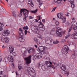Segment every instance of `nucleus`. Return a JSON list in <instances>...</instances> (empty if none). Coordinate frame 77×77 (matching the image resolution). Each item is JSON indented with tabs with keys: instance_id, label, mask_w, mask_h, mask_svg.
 <instances>
[{
	"instance_id": "1",
	"label": "nucleus",
	"mask_w": 77,
	"mask_h": 77,
	"mask_svg": "<svg viewBox=\"0 0 77 77\" xmlns=\"http://www.w3.org/2000/svg\"><path fill=\"white\" fill-rule=\"evenodd\" d=\"M22 12H23V15L25 17L23 18V20L24 21H26V18L28 16L29 11L26 9H20V14H22Z\"/></svg>"
},
{
	"instance_id": "2",
	"label": "nucleus",
	"mask_w": 77,
	"mask_h": 77,
	"mask_svg": "<svg viewBox=\"0 0 77 77\" xmlns=\"http://www.w3.org/2000/svg\"><path fill=\"white\" fill-rule=\"evenodd\" d=\"M56 32L57 34L60 37L62 36V33H63V30L61 28L57 27L56 28Z\"/></svg>"
},
{
	"instance_id": "3",
	"label": "nucleus",
	"mask_w": 77,
	"mask_h": 77,
	"mask_svg": "<svg viewBox=\"0 0 77 77\" xmlns=\"http://www.w3.org/2000/svg\"><path fill=\"white\" fill-rule=\"evenodd\" d=\"M25 56L26 55L23 56L24 59H25L26 61V64L27 65H29V64L30 63L32 62V60H31V55L29 56L28 57H25Z\"/></svg>"
},
{
	"instance_id": "4",
	"label": "nucleus",
	"mask_w": 77,
	"mask_h": 77,
	"mask_svg": "<svg viewBox=\"0 0 77 77\" xmlns=\"http://www.w3.org/2000/svg\"><path fill=\"white\" fill-rule=\"evenodd\" d=\"M69 48L68 46L66 45L64 46L62 50V52L65 54H66L68 53Z\"/></svg>"
},
{
	"instance_id": "5",
	"label": "nucleus",
	"mask_w": 77,
	"mask_h": 77,
	"mask_svg": "<svg viewBox=\"0 0 77 77\" xmlns=\"http://www.w3.org/2000/svg\"><path fill=\"white\" fill-rule=\"evenodd\" d=\"M71 25L74 30H77V24L76 22H75V21H72L71 23Z\"/></svg>"
},
{
	"instance_id": "6",
	"label": "nucleus",
	"mask_w": 77,
	"mask_h": 77,
	"mask_svg": "<svg viewBox=\"0 0 77 77\" xmlns=\"http://www.w3.org/2000/svg\"><path fill=\"white\" fill-rule=\"evenodd\" d=\"M46 59L47 60H49V61H47L45 62V64L48 67H50L51 64H52V63H51L50 60V58H49L47 57L46 58Z\"/></svg>"
},
{
	"instance_id": "7",
	"label": "nucleus",
	"mask_w": 77,
	"mask_h": 77,
	"mask_svg": "<svg viewBox=\"0 0 77 77\" xmlns=\"http://www.w3.org/2000/svg\"><path fill=\"white\" fill-rule=\"evenodd\" d=\"M19 41H20V42H23L24 41V35H23V34L21 35V32H19Z\"/></svg>"
},
{
	"instance_id": "8",
	"label": "nucleus",
	"mask_w": 77,
	"mask_h": 77,
	"mask_svg": "<svg viewBox=\"0 0 77 77\" xmlns=\"http://www.w3.org/2000/svg\"><path fill=\"white\" fill-rule=\"evenodd\" d=\"M45 47V46L43 47L42 46H40L38 47V51H41V52H42L43 51Z\"/></svg>"
},
{
	"instance_id": "9",
	"label": "nucleus",
	"mask_w": 77,
	"mask_h": 77,
	"mask_svg": "<svg viewBox=\"0 0 77 77\" xmlns=\"http://www.w3.org/2000/svg\"><path fill=\"white\" fill-rule=\"evenodd\" d=\"M48 48L47 47H45L42 52H43V54H48Z\"/></svg>"
},
{
	"instance_id": "10",
	"label": "nucleus",
	"mask_w": 77,
	"mask_h": 77,
	"mask_svg": "<svg viewBox=\"0 0 77 77\" xmlns=\"http://www.w3.org/2000/svg\"><path fill=\"white\" fill-rule=\"evenodd\" d=\"M9 47L10 53H13V51L14 50V48L11 45H10Z\"/></svg>"
},
{
	"instance_id": "11",
	"label": "nucleus",
	"mask_w": 77,
	"mask_h": 77,
	"mask_svg": "<svg viewBox=\"0 0 77 77\" xmlns=\"http://www.w3.org/2000/svg\"><path fill=\"white\" fill-rule=\"evenodd\" d=\"M73 37H72V39H77V32L75 31L74 33L72 34Z\"/></svg>"
},
{
	"instance_id": "12",
	"label": "nucleus",
	"mask_w": 77,
	"mask_h": 77,
	"mask_svg": "<svg viewBox=\"0 0 77 77\" xmlns=\"http://www.w3.org/2000/svg\"><path fill=\"white\" fill-rule=\"evenodd\" d=\"M58 18L60 19H62L63 17V14L62 13H58L57 15Z\"/></svg>"
},
{
	"instance_id": "13",
	"label": "nucleus",
	"mask_w": 77,
	"mask_h": 77,
	"mask_svg": "<svg viewBox=\"0 0 77 77\" xmlns=\"http://www.w3.org/2000/svg\"><path fill=\"white\" fill-rule=\"evenodd\" d=\"M33 31L35 32V33H36L37 34H39V31L38 29V26H36V29Z\"/></svg>"
},
{
	"instance_id": "14",
	"label": "nucleus",
	"mask_w": 77,
	"mask_h": 77,
	"mask_svg": "<svg viewBox=\"0 0 77 77\" xmlns=\"http://www.w3.org/2000/svg\"><path fill=\"white\" fill-rule=\"evenodd\" d=\"M35 51V49L31 48H28V52L29 53H32Z\"/></svg>"
},
{
	"instance_id": "15",
	"label": "nucleus",
	"mask_w": 77,
	"mask_h": 77,
	"mask_svg": "<svg viewBox=\"0 0 77 77\" xmlns=\"http://www.w3.org/2000/svg\"><path fill=\"white\" fill-rule=\"evenodd\" d=\"M8 59L9 62H13V61H14L12 57L10 55L8 56Z\"/></svg>"
},
{
	"instance_id": "16",
	"label": "nucleus",
	"mask_w": 77,
	"mask_h": 77,
	"mask_svg": "<svg viewBox=\"0 0 77 77\" xmlns=\"http://www.w3.org/2000/svg\"><path fill=\"white\" fill-rule=\"evenodd\" d=\"M33 70H34L33 68H27V71L29 72V74H30V73L31 72H33Z\"/></svg>"
},
{
	"instance_id": "17",
	"label": "nucleus",
	"mask_w": 77,
	"mask_h": 77,
	"mask_svg": "<svg viewBox=\"0 0 77 77\" xmlns=\"http://www.w3.org/2000/svg\"><path fill=\"white\" fill-rule=\"evenodd\" d=\"M6 34H9V31L8 30H6L5 31H4L2 33L3 36H5Z\"/></svg>"
},
{
	"instance_id": "18",
	"label": "nucleus",
	"mask_w": 77,
	"mask_h": 77,
	"mask_svg": "<svg viewBox=\"0 0 77 77\" xmlns=\"http://www.w3.org/2000/svg\"><path fill=\"white\" fill-rule=\"evenodd\" d=\"M3 42H6V43H8L9 42V39L8 37L5 38Z\"/></svg>"
},
{
	"instance_id": "19",
	"label": "nucleus",
	"mask_w": 77,
	"mask_h": 77,
	"mask_svg": "<svg viewBox=\"0 0 77 77\" xmlns=\"http://www.w3.org/2000/svg\"><path fill=\"white\" fill-rule=\"evenodd\" d=\"M62 66L60 67V68L63 70V71H65L66 69V67L63 64H61Z\"/></svg>"
},
{
	"instance_id": "20",
	"label": "nucleus",
	"mask_w": 77,
	"mask_h": 77,
	"mask_svg": "<svg viewBox=\"0 0 77 77\" xmlns=\"http://www.w3.org/2000/svg\"><path fill=\"white\" fill-rule=\"evenodd\" d=\"M21 52L22 53H26L27 52V51L26 50V49L25 48H22L21 49Z\"/></svg>"
},
{
	"instance_id": "21",
	"label": "nucleus",
	"mask_w": 77,
	"mask_h": 77,
	"mask_svg": "<svg viewBox=\"0 0 77 77\" xmlns=\"http://www.w3.org/2000/svg\"><path fill=\"white\" fill-rule=\"evenodd\" d=\"M39 28L40 30L41 31H44V30H45V27L44 25H42V26H39Z\"/></svg>"
},
{
	"instance_id": "22",
	"label": "nucleus",
	"mask_w": 77,
	"mask_h": 77,
	"mask_svg": "<svg viewBox=\"0 0 77 77\" xmlns=\"http://www.w3.org/2000/svg\"><path fill=\"white\" fill-rule=\"evenodd\" d=\"M29 74L31 76H32V77H35L36 75V73L33 72V71L31 72Z\"/></svg>"
},
{
	"instance_id": "23",
	"label": "nucleus",
	"mask_w": 77,
	"mask_h": 77,
	"mask_svg": "<svg viewBox=\"0 0 77 77\" xmlns=\"http://www.w3.org/2000/svg\"><path fill=\"white\" fill-rule=\"evenodd\" d=\"M42 55L41 54H37V58L40 59L42 57Z\"/></svg>"
},
{
	"instance_id": "24",
	"label": "nucleus",
	"mask_w": 77,
	"mask_h": 77,
	"mask_svg": "<svg viewBox=\"0 0 77 77\" xmlns=\"http://www.w3.org/2000/svg\"><path fill=\"white\" fill-rule=\"evenodd\" d=\"M61 19L63 23H65L66 22V17H63Z\"/></svg>"
},
{
	"instance_id": "25",
	"label": "nucleus",
	"mask_w": 77,
	"mask_h": 77,
	"mask_svg": "<svg viewBox=\"0 0 77 77\" xmlns=\"http://www.w3.org/2000/svg\"><path fill=\"white\" fill-rule=\"evenodd\" d=\"M28 4H29V5H30L32 7H33V6H34V5H33V2H32L31 1H29L28 2Z\"/></svg>"
},
{
	"instance_id": "26",
	"label": "nucleus",
	"mask_w": 77,
	"mask_h": 77,
	"mask_svg": "<svg viewBox=\"0 0 77 77\" xmlns=\"http://www.w3.org/2000/svg\"><path fill=\"white\" fill-rule=\"evenodd\" d=\"M54 1L55 3L57 2L58 3H60L62 1V0H54Z\"/></svg>"
},
{
	"instance_id": "27",
	"label": "nucleus",
	"mask_w": 77,
	"mask_h": 77,
	"mask_svg": "<svg viewBox=\"0 0 77 77\" xmlns=\"http://www.w3.org/2000/svg\"><path fill=\"white\" fill-rule=\"evenodd\" d=\"M19 31L20 32L21 35H24V34H23V29L21 28L19 29Z\"/></svg>"
},
{
	"instance_id": "28",
	"label": "nucleus",
	"mask_w": 77,
	"mask_h": 77,
	"mask_svg": "<svg viewBox=\"0 0 77 77\" xmlns=\"http://www.w3.org/2000/svg\"><path fill=\"white\" fill-rule=\"evenodd\" d=\"M37 2L39 3V8H40V7L42 5V3L40 2V0H37Z\"/></svg>"
},
{
	"instance_id": "29",
	"label": "nucleus",
	"mask_w": 77,
	"mask_h": 77,
	"mask_svg": "<svg viewBox=\"0 0 77 77\" xmlns=\"http://www.w3.org/2000/svg\"><path fill=\"white\" fill-rule=\"evenodd\" d=\"M70 35H71V34L69 33H68V35H66L65 37V39H67L68 38H69V37L70 36Z\"/></svg>"
},
{
	"instance_id": "30",
	"label": "nucleus",
	"mask_w": 77,
	"mask_h": 77,
	"mask_svg": "<svg viewBox=\"0 0 77 77\" xmlns=\"http://www.w3.org/2000/svg\"><path fill=\"white\" fill-rule=\"evenodd\" d=\"M71 6L72 8H74L75 7V5H74V2H73L72 3H71Z\"/></svg>"
},
{
	"instance_id": "31",
	"label": "nucleus",
	"mask_w": 77,
	"mask_h": 77,
	"mask_svg": "<svg viewBox=\"0 0 77 77\" xmlns=\"http://www.w3.org/2000/svg\"><path fill=\"white\" fill-rule=\"evenodd\" d=\"M23 29L24 30H28V29H29V27L27 26H24L23 27Z\"/></svg>"
},
{
	"instance_id": "32",
	"label": "nucleus",
	"mask_w": 77,
	"mask_h": 77,
	"mask_svg": "<svg viewBox=\"0 0 77 77\" xmlns=\"http://www.w3.org/2000/svg\"><path fill=\"white\" fill-rule=\"evenodd\" d=\"M13 14L14 16L15 17H18V15H16L15 11H14L13 12Z\"/></svg>"
},
{
	"instance_id": "33",
	"label": "nucleus",
	"mask_w": 77,
	"mask_h": 77,
	"mask_svg": "<svg viewBox=\"0 0 77 77\" xmlns=\"http://www.w3.org/2000/svg\"><path fill=\"white\" fill-rule=\"evenodd\" d=\"M38 11V9H36V10L33 11H31V12L32 13H36Z\"/></svg>"
},
{
	"instance_id": "34",
	"label": "nucleus",
	"mask_w": 77,
	"mask_h": 77,
	"mask_svg": "<svg viewBox=\"0 0 77 77\" xmlns=\"http://www.w3.org/2000/svg\"><path fill=\"white\" fill-rule=\"evenodd\" d=\"M41 65H42V69H43V71H45V69H47V68H45V69L44 68V67H43V64H41Z\"/></svg>"
},
{
	"instance_id": "35",
	"label": "nucleus",
	"mask_w": 77,
	"mask_h": 77,
	"mask_svg": "<svg viewBox=\"0 0 77 77\" xmlns=\"http://www.w3.org/2000/svg\"><path fill=\"white\" fill-rule=\"evenodd\" d=\"M72 26L70 27V28L69 29V30L68 31V33H69V32H71V30H72Z\"/></svg>"
},
{
	"instance_id": "36",
	"label": "nucleus",
	"mask_w": 77,
	"mask_h": 77,
	"mask_svg": "<svg viewBox=\"0 0 77 77\" xmlns=\"http://www.w3.org/2000/svg\"><path fill=\"white\" fill-rule=\"evenodd\" d=\"M69 72L66 71V72L65 74L67 76H68L69 75Z\"/></svg>"
},
{
	"instance_id": "37",
	"label": "nucleus",
	"mask_w": 77,
	"mask_h": 77,
	"mask_svg": "<svg viewBox=\"0 0 77 77\" xmlns=\"http://www.w3.org/2000/svg\"><path fill=\"white\" fill-rule=\"evenodd\" d=\"M39 23L40 24H39L38 25V26H42L43 25H43V24L42 23V22H41V21H40Z\"/></svg>"
},
{
	"instance_id": "38",
	"label": "nucleus",
	"mask_w": 77,
	"mask_h": 77,
	"mask_svg": "<svg viewBox=\"0 0 77 77\" xmlns=\"http://www.w3.org/2000/svg\"><path fill=\"white\" fill-rule=\"evenodd\" d=\"M56 8H57V7H55L54 8L52 9V11L53 12H54V11H55V10H56Z\"/></svg>"
},
{
	"instance_id": "39",
	"label": "nucleus",
	"mask_w": 77,
	"mask_h": 77,
	"mask_svg": "<svg viewBox=\"0 0 77 77\" xmlns=\"http://www.w3.org/2000/svg\"><path fill=\"white\" fill-rule=\"evenodd\" d=\"M18 68L19 70H20V69H22L23 68V67L20 66H18Z\"/></svg>"
},
{
	"instance_id": "40",
	"label": "nucleus",
	"mask_w": 77,
	"mask_h": 77,
	"mask_svg": "<svg viewBox=\"0 0 77 77\" xmlns=\"http://www.w3.org/2000/svg\"><path fill=\"white\" fill-rule=\"evenodd\" d=\"M41 63H39L37 64V66H38V67H41Z\"/></svg>"
},
{
	"instance_id": "41",
	"label": "nucleus",
	"mask_w": 77,
	"mask_h": 77,
	"mask_svg": "<svg viewBox=\"0 0 77 77\" xmlns=\"http://www.w3.org/2000/svg\"><path fill=\"white\" fill-rule=\"evenodd\" d=\"M72 59H74L75 58V56L74 54H72Z\"/></svg>"
},
{
	"instance_id": "42",
	"label": "nucleus",
	"mask_w": 77,
	"mask_h": 77,
	"mask_svg": "<svg viewBox=\"0 0 77 77\" xmlns=\"http://www.w3.org/2000/svg\"><path fill=\"white\" fill-rule=\"evenodd\" d=\"M50 67H51V68H54V69H55V67H54V66H53V65H52L51 64V65Z\"/></svg>"
},
{
	"instance_id": "43",
	"label": "nucleus",
	"mask_w": 77,
	"mask_h": 77,
	"mask_svg": "<svg viewBox=\"0 0 77 77\" xmlns=\"http://www.w3.org/2000/svg\"><path fill=\"white\" fill-rule=\"evenodd\" d=\"M61 42H66V40L64 39H62L61 40Z\"/></svg>"
},
{
	"instance_id": "44",
	"label": "nucleus",
	"mask_w": 77,
	"mask_h": 77,
	"mask_svg": "<svg viewBox=\"0 0 77 77\" xmlns=\"http://www.w3.org/2000/svg\"><path fill=\"white\" fill-rule=\"evenodd\" d=\"M68 1L70 2L71 3H72L73 2H74V0H68Z\"/></svg>"
},
{
	"instance_id": "45",
	"label": "nucleus",
	"mask_w": 77,
	"mask_h": 77,
	"mask_svg": "<svg viewBox=\"0 0 77 77\" xmlns=\"http://www.w3.org/2000/svg\"><path fill=\"white\" fill-rule=\"evenodd\" d=\"M55 24H56L57 26H58L59 24V23L58 21H56L55 22Z\"/></svg>"
},
{
	"instance_id": "46",
	"label": "nucleus",
	"mask_w": 77,
	"mask_h": 77,
	"mask_svg": "<svg viewBox=\"0 0 77 77\" xmlns=\"http://www.w3.org/2000/svg\"><path fill=\"white\" fill-rule=\"evenodd\" d=\"M35 42L37 44V45H39V44H40V42H39L38 41V40Z\"/></svg>"
},
{
	"instance_id": "47",
	"label": "nucleus",
	"mask_w": 77,
	"mask_h": 77,
	"mask_svg": "<svg viewBox=\"0 0 77 77\" xmlns=\"http://www.w3.org/2000/svg\"><path fill=\"white\" fill-rule=\"evenodd\" d=\"M34 58V59H36V58L37 57V54H36V55H34L33 56Z\"/></svg>"
},
{
	"instance_id": "48",
	"label": "nucleus",
	"mask_w": 77,
	"mask_h": 77,
	"mask_svg": "<svg viewBox=\"0 0 77 77\" xmlns=\"http://www.w3.org/2000/svg\"><path fill=\"white\" fill-rule=\"evenodd\" d=\"M13 56H16V55H17V54H16V53L14 52L13 53Z\"/></svg>"
},
{
	"instance_id": "49",
	"label": "nucleus",
	"mask_w": 77,
	"mask_h": 77,
	"mask_svg": "<svg viewBox=\"0 0 77 77\" xmlns=\"http://www.w3.org/2000/svg\"><path fill=\"white\" fill-rule=\"evenodd\" d=\"M24 33L25 35H27V30H25Z\"/></svg>"
},
{
	"instance_id": "50",
	"label": "nucleus",
	"mask_w": 77,
	"mask_h": 77,
	"mask_svg": "<svg viewBox=\"0 0 77 77\" xmlns=\"http://www.w3.org/2000/svg\"><path fill=\"white\" fill-rule=\"evenodd\" d=\"M34 22H38V20L37 19H35L34 20Z\"/></svg>"
},
{
	"instance_id": "51",
	"label": "nucleus",
	"mask_w": 77,
	"mask_h": 77,
	"mask_svg": "<svg viewBox=\"0 0 77 77\" xmlns=\"http://www.w3.org/2000/svg\"><path fill=\"white\" fill-rule=\"evenodd\" d=\"M59 42L57 41H55L53 42L54 44H57Z\"/></svg>"
},
{
	"instance_id": "52",
	"label": "nucleus",
	"mask_w": 77,
	"mask_h": 77,
	"mask_svg": "<svg viewBox=\"0 0 77 77\" xmlns=\"http://www.w3.org/2000/svg\"><path fill=\"white\" fill-rule=\"evenodd\" d=\"M34 41H35V42H37L38 41V40H37V39H36V38H34Z\"/></svg>"
},
{
	"instance_id": "53",
	"label": "nucleus",
	"mask_w": 77,
	"mask_h": 77,
	"mask_svg": "<svg viewBox=\"0 0 77 77\" xmlns=\"http://www.w3.org/2000/svg\"><path fill=\"white\" fill-rule=\"evenodd\" d=\"M38 19L39 20H40V19H41V16H38Z\"/></svg>"
},
{
	"instance_id": "54",
	"label": "nucleus",
	"mask_w": 77,
	"mask_h": 77,
	"mask_svg": "<svg viewBox=\"0 0 77 77\" xmlns=\"http://www.w3.org/2000/svg\"><path fill=\"white\" fill-rule=\"evenodd\" d=\"M29 19H33V17H32L31 16H29Z\"/></svg>"
},
{
	"instance_id": "55",
	"label": "nucleus",
	"mask_w": 77,
	"mask_h": 77,
	"mask_svg": "<svg viewBox=\"0 0 77 77\" xmlns=\"http://www.w3.org/2000/svg\"><path fill=\"white\" fill-rule=\"evenodd\" d=\"M0 25L2 27H3L4 26V24L2 23H1V25Z\"/></svg>"
},
{
	"instance_id": "56",
	"label": "nucleus",
	"mask_w": 77,
	"mask_h": 77,
	"mask_svg": "<svg viewBox=\"0 0 77 77\" xmlns=\"http://www.w3.org/2000/svg\"><path fill=\"white\" fill-rule=\"evenodd\" d=\"M12 66L13 68H14V63H13L12 64Z\"/></svg>"
},
{
	"instance_id": "57",
	"label": "nucleus",
	"mask_w": 77,
	"mask_h": 77,
	"mask_svg": "<svg viewBox=\"0 0 77 77\" xmlns=\"http://www.w3.org/2000/svg\"><path fill=\"white\" fill-rule=\"evenodd\" d=\"M38 38H41V35L40 34L38 35Z\"/></svg>"
},
{
	"instance_id": "58",
	"label": "nucleus",
	"mask_w": 77,
	"mask_h": 77,
	"mask_svg": "<svg viewBox=\"0 0 77 77\" xmlns=\"http://www.w3.org/2000/svg\"><path fill=\"white\" fill-rule=\"evenodd\" d=\"M46 41H48V38H46L45 39Z\"/></svg>"
},
{
	"instance_id": "59",
	"label": "nucleus",
	"mask_w": 77,
	"mask_h": 77,
	"mask_svg": "<svg viewBox=\"0 0 77 77\" xmlns=\"http://www.w3.org/2000/svg\"><path fill=\"white\" fill-rule=\"evenodd\" d=\"M0 74H1L2 75L3 74V72L2 71H1L0 72Z\"/></svg>"
},
{
	"instance_id": "60",
	"label": "nucleus",
	"mask_w": 77,
	"mask_h": 77,
	"mask_svg": "<svg viewBox=\"0 0 77 77\" xmlns=\"http://www.w3.org/2000/svg\"><path fill=\"white\" fill-rule=\"evenodd\" d=\"M2 30H3V28L2 27L0 28V31H2Z\"/></svg>"
},
{
	"instance_id": "61",
	"label": "nucleus",
	"mask_w": 77,
	"mask_h": 77,
	"mask_svg": "<svg viewBox=\"0 0 77 77\" xmlns=\"http://www.w3.org/2000/svg\"><path fill=\"white\" fill-rule=\"evenodd\" d=\"M34 46L35 47V48H37V47H38V46L36 45H34Z\"/></svg>"
},
{
	"instance_id": "62",
	"label": "nucleus",
	"mask_w": 77,
	"mask_h": 77,
	"mask_svg": "<svg viewBox=\"0 0 77 77\" xmlns=\"http://www.w3.org/2000/svg\"><path fill=\"white\" fill-rule=\"evenodd\" d=\"M66 16H67V17H68L69 16V15H68V13H67V14H66Z\"/></svg>"
},
{
	"instance_id": "63",
	"label": "nucleus",
	"mask_w": 77,
	"mask_h": 77,
	"mask_svg": "<svg viewBox=\"0 0 77 77\" xmlns=\"http://www.w3.org/2000/svg\"><path fill=\"white\" fill-rule=\"evenodd\" d=\"M42 22H43V23H44L45 22V20H42Z\"/></svg>"
},
{
	"instance_id": "64",
	"label": "nucleus",
	"mask_w": 77,
	"mask_h": 77,
	"mask_svg": "<svg viewBox=\"0 0 77 77\" xmlns=\"http://www.w3.org/2000/svg\"><path fill=\"white\" fill-rule=\"evenodd\" d=\"M4 47H5V45H3L2 46V48H4Z\"/></svg>"
}]
</instances>
